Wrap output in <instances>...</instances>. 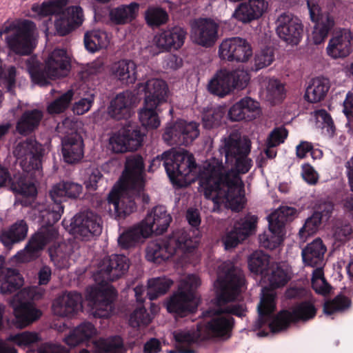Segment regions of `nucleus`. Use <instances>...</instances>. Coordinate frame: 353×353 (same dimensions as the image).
Instances as JSON below:
<instances>
[{"mask_svg": "<svg viewBox=\"0 0 353 353\" xmlns=\"http://www.w3.org/2000/svg\"><path fill=\"white\" fill-rule=\"evenodd\" d=\"M268 6L265 0H249L240 3L235 8L232 17L243 23H249L261 18Z\"/></svg>", "mask_w": 353, "mask_h": 353, "instance_id": "nucleus-23", "label": "nucleus"}, {"mask_svg": "<svg viewBox=\"0 0 353 353\" xmlns=\"http://www.w3.org/2000/svg\"><path fill=\"white\" fill-rule=\"evenodd\" d=\"M172 220V216L166 208L163 205H157L148 213L141 223L145 228V234L149 236L153 233L159 235L168 230Z\"/></svg>", "mask_w": 353, "mask_h": 353, "instance_id": "nucleus-22", "label": "nucleus"}, {"mask_svg": "<svg viewBox=\"0 0 353 353\" xmlns=\"http://www.w3.org/2000/svg\"><path fill=\"white\" fill-rule=\"evenodd\" d=\"M17 70L15 67L11 66L8 68L7 73L2 61L0 59V83L6 89V91L12 95L15 94Z\"/></svg>", "mask_w": 353, "mask_h": 353, "instance_id": "nucleus-54", "label": "nucleus"}, {"mask_svg": "<svg viewBox=\"0 0 353 353\" xmlns=\"http://www.w3.org/2000/svg\"><path fill=\"white\" fill-rule=\"evenodd\" d=\"M26 65L32 81L40 86H46L50 81L67 74L70 68V58L64 49L56 48L48 57L45 64L34 57L26 60Z\"/></svg>", "mask_w": 353, "mask_h": 353, "instance_id": "nucleus-8", "label": "nucleus"}, {"mask_svg": "<svg viewBox=\"0 0 353 353\" xmlns=\"http://www.w3.org/2000/svg\"><path fill=\"white\" fill-rule=\"evenodd\" d=\"M150 236L145 232V228L141 223L130 228L123 232L118 239V243L123 249L135 246L143 239Z\"/></svg>", "mask_w": 353, "mask_h": 353, "instance_id": "nucleus-44", "label": "nucleus"}, {"mask_svg": "<svg viewBox=\"0 0 353 353\" xmlns=\"http://www.w3.org/2000/svg\"><path fill=\"white\" fill-rule=\"evenodd\" d=\"M270 256L261 251L253 252L248 259V267L251 272L260 274L262 278L270 267Z\"/></svg>", "mask_w": 353, "mask_h": 353, "instance_id": "nucleus-49", "label": "nucleus"}, {"mask_svg": "<svg viewBox=\"0 0 353 353\" xmlns=\"http://www.w3.org/2000/svg\"><path fill=\"white\" fill-rule=\"evenodd\" d=\"M43 117V112L39 110H26L17 122V131L21 135L32 133L39 127Z\"/></svg>", "mask_w": 353, "mask_h": 353, "instance_id": "nucleus-38", "label": "nucleus"}, {"mask_svg": "<svg viewBox=\"0 0 353 353\" xmlns=\"http://www.w3.org/2000/svg\"><path fill=\"white\" fill-rule=\"evenodd\" d=\"M129 267L130 260L123 254H112L104 257L100 261L94 274V279L99 285L88 289L86 295L87 299L96 308V316L107 318L109 316L117 292L108 283L124 275Z\"/></svg>", "mask_w": 353, "mask_h": 353, "instance_id": "nucleus-4", "label": "nucleus"}, {"mask_svg": "<svg viewBox=\"0 0 353 353\" xmlns=\"http://www.w3.org/2000/svg\"><path fill=\"white\" fill-rule=\"evenodd\" d=\"M202 327L197 326L196 330L179 331L174 334L176 342L179 344L177 348L179 353H195V351L189 346L205 339L202 333Z\"/></svg>", "mask_w": 353, "mask_h": 353, "instance_id": "nucleus-37", "label": "nucleus"}, {"mask_svg": "<svg viewBox=\"0 0 353 353\" xmlns=\"http://www.w3.org/2000/svg\"><path fill=\"white\" fill-rule=\"evenodd\" d=\"M137 64L133 61L121 59L111 65L110 72L122 84H134L137 79Z\"/></svg>", "mask_w": 353, "mask_h": 353, "instance_id": "nucleus-32", "label": "nucleus"}, {"mask_svg": "<svg viewBox=\"0 0 353 353\" xmlns=\"http://www.w3.org/2000/svg\"><path fill=\"white\" fill-rule=\"evenodd\" d=\"M73 95L74 92L71 90L61 94L48 106V112L50 114H59L65 111L68 108Z\"/></svg>", "mask_w": 353, "mask_h": 353, "instance_id": "nucleus-58", "label": "nucleus"}, {"mask_svg": "<svg viewBox=\"0 0 353 353\" xmlns=\"http://www.w3.org/2000/svg\"><path fill=\"white\" fill-rule=\"evenodd\" d=\"M173 281L166 277H156L148 280L147 296L150 301L165 294L170 288Z\"/></svg>", "mask_w": 353, "mask_h": 353, "instance_id": "nucleus-48", "label": "nucleus"}, {"mask_svg": "<svg viewBox=\"0 0 353 353\" xmlns=\"http://www.w3.org/2000/svg\"><path fill=\"white\" fill-rule=\"evenodd\" d=\"M269 231L259 236L260 245L264 248L274 250L278 248L283 241L284 230H278L276 225L273 228L268 223Z\"/></svg>", "mask_w": 353, "mask_h": 353, "instance_id": "nucleus-51", "label": "nucleus"}, {"mask_svg": "<svg viewBox=\"0 0 353 353\" xmlns=\"http://www.w3.org/2000/svg\"><path fill=\"white\" fill-rule=\"evenodd\" d=\"M316 314V309L312 302L301 301L293 307L292 312H279L270 322L269 327L272 332L276 333L287 329L291 323L307 321L314 319Z\"/></svg>", "mask_w": 353, "mask_h": 353, "instance_id": "nucleus-13", "label": "nucleus"}, {"mask_svg": "<svg viewBox=\"0 0 353 353\" xmlns=\"http://www.w3.org/2000/svg\"><path fill=\"white\" fill-rule=\"evenodd\" d=\"M259 113L258 102L250 97H245L230 108L228 117L232 121H252L256 119Z\"/></svg>", "mask_w": 353, "mask_h": 353, "instance_id": "nucleus-27", "label": "nucleus"}, {"mask_svg": "<svg viewBox=\"0 0 353 353\" xmlns=\"http://www.w3.org/2000/svg\"><path fill=\"white\" fill-rule=\"evenodd\" d=\"M322 221V214L319 212H315L312 215L308 217L303 227L300 229L299 235L301 239H306L316 233Z\"/></svg>", "mask_w": 353, "mask_h": 353, "instance_id": "nucleus-56", "label": "nucleus"}, {"mask_svg": "<svg viewBox=\"0 0 353 353\" xmlns=\"http://www.w3.org/2000/svg\"><path fill=\"white\" fill-rule=\"evenodd\" d=\"M251 147L246 136L231 134L224 139L219 156L210 158L200 174L199 185L205 199L214 203L225 201L234 210L243 208L245 198L240 174L248 173L253 165L249 157Z\"/></svg>", "mask_w": 353, "mask_h": 353, "instance_id": "nucleus-1", "label": "nucleus"}, {"mask_svg": "<svg viewBox=\"0 0 353 353\" xmlns=\"http://www.w3.org/2000/svg\"><path fill=\"white\" fill-rule=\"evenodd\" d=\"M152 321L150 315L143 305L137 307L130 315L129 324L133 327L148 325Z\"/></svg>", "mask_w": 353, "mask_h": 353, "instance_id": "nucleus-59", "label": "nucleus"}, {"mask_svg": "<svg viewBox=\"0 0 353 353\" xmlns=\"http://www.w3.org/2000/svg\"><path fill=\"white\" fill-rule=\"evenodd\" d=\"M145 165L140 154H133L127 158L123 172V183L119 188H114L108 194V201L114 208L115 218L125 219L137 210V205L132 196H125L126 189H135L138 192L145 188Z\"/></svg>", "mask_w": 353, "mask_h": 353, "instance_id": "nucleus-5", "label": "nucleus"}, {"mask_svg": "<svg viewBox=\"0 0 353 353\" xmlns=\"http://www.w3.org/2000/svg\"><path fill=\"white\" fill-rule=\"evenodd\" d=\"M63 160L68 164L79 162L83 157L84 143L81 134L73 132L61 140Z\"/></svg>", "mask_w": 353, "mask_h": 353, "instance_id": "nucleus-26", "label": "nucleus"}, {"mask_svg": "<svg viewBox=\"0 0 353 353\" xmlns=\"http://www.w3.org/2000/svg\"><path fill=\"white\" fill-rule=\"evenodd\" d=\"M139 5L132 2L129 5H121L110 10L109 18L114 25H124L132 21L137 17Z\"/></svg>", "mask_w": 353, "mask_h": 353, "instance_id": "nucleus-40", "label": "nucleus"}, {"mask_svg": "<svg viewBox=\"0 0 353 353\" xmlns=\"http://www.w3.org/2000/svg\"><path fill=\"white\" fill-rule=\"evenodd\" d=\"M267 92L268 97L276 102L282 101L285 97L284 85L276 79L269 80Z\"/></svg>", "mask_w": 353, "mask_h": 353, "instance_id": "nucleus-63", "label": "nucleus"}, {"mask_svg": "<svg viewBox=\"0 0 353 353\" xmlns=\"http://www.w3.org/2000/svg\"><path fill=\"white\" fill-rule=\"evenodd\" d=\"M161 163L170 181L178 187H183L187 184V176L196 167L194 156L187 150H170L157 155L152 160L148 172H153Z\"/></svg>", "mask_w": 353, "mask_h": 353, "instance_id": "nucleus-10", "label": "nucleus"}, {"mask_svg": "<svg viewBox=\"0 0 353 353\" xmlns=\"http://www.w3.org/2000/svg\"><path fill=\"white\" fill-rule=\"evenodd\" d=\"M296 213V210L292 207L282 206L268 216V223L273 228L276 225L277 230H284L288 222L292 221Z\"/></svg>", "mask_w": 353, "mask_h": 353, "instance_id": "nucleus-46", "label": "nucleus"}, {"mask_svg": "<svg viewBox=\"0 0 353 353\" xmlns=\"http://www.w3.org/2000/svg\"><path fill=\"white\" fill-rule=\"evenodd\" d=\"M28 226L24 220H18L8 228L3 229L0 233V241L10 248L14 244L23 241L27 236Z\"/></svg>", "mask_w": 353, "mask_h": 353, "instance_id": "nucleus-34", "label": "nucleus"}, {"mask_svg": "<svg viewBox=\"0 0 353 353\" xmlns=\"http://www.w3.org/2000/svg\"><path fill=\"white\" fill-rule=\"evenodd\" d=\"M81 185L72 181H62L55 185L50 192V197L62 204L66 198L76 199L82 192Z\"/></svg>", "mask_w": 353, "mask_h": 353, "instance_id": "nucleus-36", "label": "nucleus"}, {"mask_svg": "<svg viewBox=\"0 0 353 353\" xmlns=\"http://www.w3.org/2000/svg\"><path fill=\"white\" fill-rule=\"evenodd\" d=\"M263 279L268 283L270 288L275 290L285 286L290 281V276L287 270L276 263L271 265Z\"/></svg>", "mask_w": 353, "mask_h": 353, "instance_id": "nucleus-43", "label": "nucleus"}, {"mask_svg": "<svg viewBox=\"0 0 353 353\" xmlns=\"http://www.w3.org/2000/svg\"><path fill=\"white\" fill-rule=\"evenodd\" d=\"M169 16L167 12L158 7L149 8L145 12V19L150 27H159L167 23Z\"/></svg>", "mask_w": 353, "mask_h": 353, "instance_id": "nucleus-53", "label": "nucleus"}, {"mask_svg": "<svg viewBox=\"0 0 353 353\" xmlns=\"http://www.w3.org/2000/svg\"><path fill=\"white\" fill-rule=\"evenodd\" d=\"M311 20L315 23L312 39L316 45L322 43L327 37L335 23L329 13H321V9L316 0H307Z\"/></svg>", "mask_w": 353, "mask_h": 353, "instance_id": "nucleus-18", "label": "nucleus"}, {"mask_svg": "<svg viewBox=\"0 0 353 353\" xmlns=\"http://www.w3.org/2000/svg\"><path fill=\"white\" fill-rule=\"evenodd\" d=\"M96 334V328L90 322H83L72 330L65 338V343L70 347H75L89 341Z\"/></svg>", "mask_w": 353, "mask_h": 353, "instance_id": "nucleus-41", "label": "nucleus"}, {"mask_svg": "<svg viewBox=\"0 0 353 353\" xmlns=\"http://www.w3.org/2000/svg\"><path fill=\"white\" fill-rule=\"evenodd\" d=\"M186 35L185 28L179 26H168L156 37V43L163 50H178L184 44Z\"/></svg>", "mask_w": 353, "mask_h": 353, "instance_id": "nucleus-25", "label": "nucleus"}, {"mask_svg": "<svg viewBox=\"0 0 353 353\" xmlns=\"http://www.w3.org/2000/svg\"><path fill=\"white\" fill-rule=\"evenodd\" d=\"M168 88L165 81L152 79L146 81L144 86V102L149 105L160 106L166 102Z\"/></svg>", "mask_w": 353, "mask_h": 353, "instance_id": "nucleus-30", "label": "nucleus"}, {"mask_svg": "<svg viewBox=\"0 0 353 353\" xmlns=\"http://www.w3.org/2000/svg\"><path fill=\"white\" fill-rule=\"evenodd\" d=\"M70 226L72 232L84 241L99 236L102 232L101 217L89 210L77 214L72 219Z\"/></svg>", "mask_w": 353, "mask_h": 353, "instance_id": "nucleus-16", "label": "nucleus"}, {"mask_svg": "<svg viewBox=\"0 0 353 353\" xmlns=\"http://www.w3.org/2000/svg\"><path fill=\"white\" fill-rule=\"evenodd\" d=\"M326 248L321 239L318 238L302 250L301 255L304 264L306 266H321L323 262L324 254Z\"/></svg>", "mask_w": 353, "mask_h": 353, "instance_id": "nucleus-35", "label": "nucleus"}, {"mask_svg": "<svg viewBox=\"0 0 353 353\" xmlns=\"http://www.w3.org/2000/svg\"><path fill=\"white\" fill-rule=\"evenodd\" d=\"M34 23L30 20H24L18 25L5 23L0 30V34H6L5 39L12 52L20 55H28L34 49Z\"/></svg>", "mask_w": 353, "mask_h": 353, "instance_id": "nucleus-12", "label": "nucleus"}, {"mask_svg": "<svg viewBox=\"0 0 353 353\" xmlns=\"http://www.w3.org/2000/svg\"><path fill=\"white\" fill-rule=\"evenodd\" d=\"M45 149L35 139H27L19 142L14 154L20 162L23 172H17L10 176L8 168L0 165V186L7 182L10 184L12 190L25 196H34L37 189L33 179L42 172V161Z\"/></svg>", "mask_w": 353, "mask_h": 353, "instance_id": "nucleus-3", "label": "nucleus"}, {"mask_svg": "<svg viewBox=\"0 0 353 353\" xmlns=\"http://www.w3.org/2000/svg\"><path fill=\"white\" fill-rule=\"evenodd\" d=\"M199 135V124L196 122L180 121L165 128L163 139L169 145H188Z\"/></svg>", "mask_w": 353, "mask_h": 353, "instance_id": "nucleus-15", "label": "nucleus"}, {"mask_svg": "<svg viewBox=\"0 0 353 353\" xmlns=\"http://www.w3.org/2000/svg\"><path fill=\"white\" fill-rule=\"evenodd\" d=\"M330 88V81L327 79H313L306 88L304 98L311 103L320 102L325 99Z\"/></svg>", "mask_w": 353, "mask_h": 353, "instance_id": "nucleus-42", "label": "nucleus"}, {"mask_svg": "<svg viewBox=\"0 0 353 353\" xmlns=\"http://www.w3.org/2000/svg\"><path fill=\"white\" fill-rule=\"evenodd\" d=\"M4 263V262L3 263ZM23 285V279L16 269L6 268L0 265V293L12 294L18 291Z\"/></svg>", "mask_w": 353, "mask_h": 353, "instance_id": "nucleus-33", "label": "nucleus"}, {"mask_svg": "<svg viewBox=\"0 0 353 353\" xmlns=\"http://www.w3.org/2000/svg\"><path fill=\"white\" fill-rule=\"evenodd\" d=\"M160 112L159 106H148L143 102V107L139 112V118L142 125L148 129H157L161 123L159 117Z\"/></svg>", "mask_w": 353, "mask_h": 353, "instance_id": "nucleus-47", "label": "nucleus"}, {"mask_svg": "<svg viewBox=\"0 0 353 353\" xmlns=\"http://www.w3.org/2000/svg\"><path fill=\"white\" fill-rule=\"evenodd\" d=\"M224 114L221 108H210L205 111L202 117L204 128L210 130L221 125Z\"/></svg>", "mask_w": 353, "mask_h": 353, "instance_id": "nucleus-55", "label": "nucleus"}, {"mask_svg": "<svg viewBox=\"0 0 353 353\" xmlns=\"http://www.w3.org/2000/svg\"><path fill=\"white\" fill-rule=\"evenodd\" d=\"M200 285V279L195 274H189L182 280L165 303L168 312L180 318L194 314L198 307L196 291Z\"/></svg>", "mask_w": 353, "mask_h": 353, "instance_id": "nucleus-11", "label": "nucleus"}, {"mask_svg": "<svg viewBox=\"0 0 353 353\" xmlns=\"http://www.w3.org/2000/svg\"><path fill=\"white\" fill-rule=\"evenodd\" d=\"M69 0H48L41 5L34 3L32 11L37 15L44 17L56 15L54 26L59 36H65L83 23V9L79 6H71L66 8Z\"/></svg>", "mask_w": 353, "mask_h": 353, "instance_id": "nucleus-7", "label": "nucleus"}, {"mask_svg": "<svg viewBox=\"0 0 353 353\" xmlns=\"http://www.w3.org/2000/svg\"><path fill=\"white\" fill-rule=\"evenodd\" d=\"M228 74L232 90L233 88L243 89L250 81L248 73L243 70H228Z\"/></svg>", "mask_w": 353, "mask_h": 353, "instance_id": "nucleus-60", "label": "nucleus"}, {"mask_svg": "<svg viewBox=\"0 0 353 353\" xmlns=\"http://www.w3.org/2000/svg\"><path fill=\"white\" fill-rule=\"evenodd\" d=\"M219 54L221 59L245 62L252 57V49L245 39L232 37L221 42L219 48Z\"/></svg>", "mask_w": 353, "mask_h": 353, "instance_id": "nucleus-19", "label": "nucleus"}, {"mask_svg": "<svg viewBox=\"0 0 353 353\" xmlns=\"http://www.w3.org/2000/svg\"><path fill=\"white\" fill-rule=\"evenodd\" d=\"M208 90L210 93L221 97L232 91L227 70H220L214 74L208 83Z\"/></svg>", "mask_w": 353, "mask_h": 353, "instance_id": "nucleus-45", "label": "nucleus"}, {"mask_svg": "<svg viewBox=\"0 0 353 353\" xmlns=\"http://www.w3.org/2000/svg\"><path fill=\"white\" fill-rule=\"evenodd\" d=\"M108 44V36L105 32L94 30L87 32L84 35V45L89 52H97L106 48Z\"/></svg>", "mask_w": 353, "mask_h": 353, "instance_id": "nucleus-50", "label": "nucleus"}, {"mask_svg": "<svg viewBox=\"0 0 353 353\" xmlns=\"http://www.w3.org/2000/svg\"><path fill=\"white\" fill-rule=\"evenodd\" d=\"M352 37L350 31L343 29L330 40L327 47V54L334 58H344L352 52Z\"/></svg>", "mask_w": 353, "mask_h": 353, "instance_id": "nucleus-29", "label": "nucleus"}, {"mask_svg": "<svg viewBox=\"0 0 353 353\" xmlns=\"http://www.w3.org/2000/svg\"><path fill=\"white\" fill-rule=\"evenodd\" d=\"M219 26L210 18H200L192 27V37L195 43L204 48H211L219 38Z\"/></svg>", "mask_w": 353, "mask_h": 353, "instance_id": "nucleus-20", "label": "nucleus"}, {"mask_svg": "<svg viewBox=\"0 0 353 353\" xmlns=\"http://www.w3.org/2000/svg\"><path fill=\"white\" fill-rule=\"evenodd\" d=\"M13 324L21 329L37 321L42 314L41 311L31 301H20L13 307Z\"/></svg>", "mask_w": 353, "mask_h": 353, "instance_id": "nucleus-28", "label": "nucleus"}, {"mask_svg": "<svg viewBox=\"0 0 353 353\" xmlns=\"http://www.w3.org/2000/svg\"><path fill=\"white\" fill-rule=\"evenodd\" d=\"M274 59V54L272 48L265 47L257 52L254 56L255 70H259L270 65Z\"/></svg>", "mask_w": 353, "mask_h": 353, "instance_id": "nucleus-61", "label": "nucleus"}, {"mask_svg": "<svg viewBox=\"0 0 353 353\" xmlns=\"http://www.w3.org/2000/svg\"><path fill=\"white\" fill-rule=\"evenodd\" d=\"M133 95L130 92H121L110 101L108 114L117 120L127 119L130 116Z\"/></svg>", "mask_w": 353, "mask_h": 353, "instance_id": "nucleus-31", "label": "nucleus"}, {"mask_svg": "<svg viewBox=\"0 0 353 353\" xmlns=\"http://www.w3.org/2000/svg\"><path fill=\"white\" fill-rule=\"evenodd\" d=\"M257 217L246 216L236 221L233 228L223 238L225 250L232 249L247 239L255 230Z\"/></svg>", "mask_w": 353, "mask_h": 353, "instance_id": "nucleus-21", "label": "nucleus"}, {"mask_svg": "<svg viewBox=\"0 0 353 353\" xmlns=\"http://www.w3.org/2000/svg\"><path fill=\"white\" fill-rule=\"evenodd\" d=\"M288 134V132L285 128H276L271 132L266 142L269 147H276L285 141Z\"/></svg>", "mask_w": 353, "mask_h": 353, "instance_id": "nucleus-64", "label": "nucleus"}, {"mask_svg": "<svg viewBox=\"0 0 353 353\" xmlns=\"http://www.w3.org/2000/svg\"><path fill=\"white\" fill-rule=\"evenodd\" d=\"M63 205L54 199L39 212L38 221L41 228L31 236L25 250L30 255H34L48 243L54 241L59 235L58 230L54 225L59 221L63 212Z\"/></svg>", "mask_w": 353, "mask_h": 353, "instance_id": "nucleus-9", "label": "nucleus"}, {"mask_svg": "<svg viewBox=\"0 0 353 353\" xmlns=\"http://www.w3.org/2000/svg\"><path fill=\"white\" fill-rule=\"evenodd\" d=\"M82 309V296L77 292H69L57 298L52 304L54 313L59 316L72 317Z\"/></svg>", "mask_w": 353, "mask_h": 353, "instance_id": "nucleus-24", "label": "nucleus"}, {"mask_svg": "<svg viewBox=\"0 0 353 353\" xmlns=\"http://www.w3.org/2000/svg\"><path fill=\"white\" fill-rule=\"evenodd\" d=\"M276 24V32L281 39L292 46L300 43L303 34V25L297 17L284 12L279 15Z\"/></svg>", "mask_w": 353, "mask_h": 353, "instance_id": "nucleus-17", "label": "nucleus"}, {"mask_svg": "<svg viewBox=\"0 0 353 353\" xmlns=\"http://www.w3.org/2000/svg\"><path fill=\"white\" fill-rule=\"evenodd\" d=\"M245 285V275L239 268L231 262H225L219 266L214 283L215 308L204 313L205 316H213L203 326L205 339L230 337L235 323L232 316L243 318L246 315V305L236 301Z\"/></svg>", "mask_w": 353, "mask_h": 353, "instance_id": "nucleus-2", "label": "nucleus"}, {"mask_svg": "<svg viewBox=\"0 0 353 353\" xmlns=\"http://www.w3.org/2000/svg\"><path fill=\"white\" fill-rule=\"evenodd\" d=\"M274 294L270 292L267 287L262 290V297L258 306L259 319L257 325L262 327L272 318V313L274 310Z\"/></svg>", "mask_w": 353, "mask_h": 353, "instance_id": "nucleus-39", "label": "nucleus"}, {"mask_svg": "<svg viewBox=\"0 0 353 353\" xmlns=\"http://www.w3.org/2000/svg\"><path fill=\"white\" fill-rule=\"evenodd\" d=\"M351 306V300L343 294L340 293L334 299L327 300L323 304V312L326 315H332L337 312H343Z\"/></svg>", "mask_w": 353, "mask_h": 353, "instance_id": "nucleus-52", "label": "nucleus"}, {"mask_svg": "<svg viewBox=\"0 0 353 353\" xmlns=\"http://www.w3.org/2000/svg\"><path fill=\"white\" fill-rule=\"evenodd\" d=\"M143 134L137 126L125 125L110 138L109 144L115 153L136 150L142 144Z\"/></svg>", "mask_w": 353, "mask_h": 353, "instance_id": "nucleus-14", "label": "nucleus"}, {"mask_svg": "<svg viewBox=\"0 0 353 353\" xmlns=\"http://www.w3.org/2000/svg\"><path fill=\"white\" fill-rule=\"evenodd\" d=\"M190 233L184 229L177 230L166 238L150 242L145 250L146 259L160 264L177 253L192 252L197 248L199 238Z\"/></svg>", "mask_w": 353, "mask_h": 353, "instance_id": "nucleus-6", "label": "nucleus"}, {"mask_svg": "<svg viewBox=\"0 0 353 353\" xmlns=\"http://www.w3.org/2000/svg\"><path fill=\"white\" fill-rule=\"evenodd\" d=\"M99 349L101 353H122L123 341L121 336H114L99 342Z\"/></svg>", "mask_w": 353, "mask_h": 353, "instance_id": "nucleus-57", "label": "nucleus"}, {"mask_svg": "<svg viewBox=\"0 0 353 353\" xmlns=\"http://www.w3.org/2000/svg\"><path fill=\"white\" fill-rule=\"evenodd\" d=\"M9 339L18 346L26 347L37 343L39 341V337L37 333L23 332L10 335Z\"/></svg>", "mask_w": 353, "mask_h": 353, "instance_id": "nucleus-62", "label": "nucleus"}]
</instances>
